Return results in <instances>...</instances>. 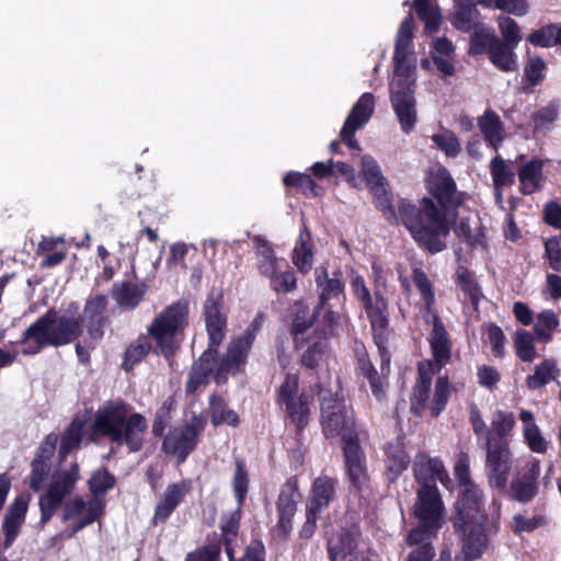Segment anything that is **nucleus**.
Segmentation results:
<instances>
[{
	"mask_svg": "<svg viewBox=\"0 0 561 561\" xmlns=\"http://www.w3.org/2000/svg\"><path fill=\"white\" fill-rule=\"evenodd\" d=\"M426 187L440 208L425 196L419 206L402 199L397 214L385 186L375 195L376 206L388 220L401 222L420 248L435 254L446 249L451 228L456 231L448 219L456 210V183L446 168L438 167L428 172Z\"/></svg>",
	"mask_w": 561,
	"mask_h": 561,
	"instance_id": "nucleus-1",
	"label": "nucleus"
},
{
	"mask_svg": "<svg viewBox=\"0 0 561 561\" xmlns=\"http://www.w3.org/2000/svg\"><path fill=\"white\" fill-rule=\"evenodd\" d=\"M107 307L108 297L98 294L85 300L83 316H59L56 308H49L25 329L16 344L23 345L24 356H34L47 346L71 344L83 334L84 328L90 340L100 341L111 322Z\"/></svg>",
	"mask_w": 561,
	"mask_h": 561,
	"instance_id": "nucleus-2",
	"label": "nucleus"
},
{
	"mask_svg": "<svg viewBox=\"0 0 561 561\" xmlns=\"http://www.w3.org/2000/svg\"><path fill=\"white\" fill-rule=\"evenodd\" d=\"M320 424L325 438H340L345 478L350 495L358 496V506L368 503L371 495L367 458L360 445L354 411L343 398L329 394L320 407Z\"/></svg>",
	"mask_w": 561,
	"mask_h": 561,
	"instance_id": "nucleus-3",
	"label": "nucleus"
},
{
	"mask_svg": "<svg viewBox=\"0 0 561 561\" xmlns=\"http://www.w3.org/2000/svg\"><path fill=\"white\" fill-rule=\"evenodd\" d=\"M188 327L190 302L185 298H180L156 314L147 325V333L139 334L126 347L122 369L131 371L149 353L163 357L172 366Z\"/></svg>",
	"mask_w": 561,
	"mask_h": 561,
	"instance_id": "nucleus-4",
	"label": "nucleus"
},
{
	"mask_svg": "<svg viewBox=\"0 0 561 561\" xmlns=\"http://www.w3.org/2000/svg\"><path fill=\"white\" fill-rule=\"evenodd\" d=\"M458 527L465 561L479 559L488 543L486 533L497 529L496 519L484 514L483 493L469 476V457L465 454L458 455Z\"/></svg>",
	"mask_w": 561,
	"mask_h": 561,
	"instance_id": "nucleus-5",
	"label": "nucleus"
},
{
	"mask_svg": "<svg viewBox=\"0 0 561 561\" xmlns=\"http://www.w3.org/2000/svg\"><path fill=\"white\" fill-rule=\"evenodd\" d=\"M147 430L146 416L134 411L133 407L122 399L108 401L100 408L92 423L95 435L107 438L118 447L125 446L129 454L144 449Z\"/></svg>",
	"mask_w": 561,
	"mask_h": 561,
	"instance_id": "nucleus-6",
	"label": "nucleus"
},
{
	"mask_svg": "<svg viewBox=\"0 0 561 561\" xmlns=\"http://www.w3.org/2000/svg\"><path fill=\"white\" fill-rule=\"evenodd\" d=\"M203 316L208 337L207 348L193 362L185 382L186 396L195 394L201 387L210 383L214 363L219 354V347L226 339L228 314L225 308L224 295L220 290L211 289L203 306Z\"/></svg>",
	"mask_w": 561,
	"mask_h": 561,
	"instance_id": "nucleus-7",
	"label": "nucleus"
},
{
	"mask_svg": "<svg viewBox=\"0 0 561 561\" xmlns=\"http://www.w3.org/2000/svg\"><path fill=\"white\" fill-rule=\"evenodd\" d=\"M275 403L284 413L285 422L294 425L296 436L302 435L311 420L314 397L305 389H300L298 374L285 375L275 390Z\"/></svg>",
	"mask_w": 561,
	"mask_h": 561,
	"instance_id": "nucleus-8",
	"label": "nucleus"
},
{
	"mask_svg": "<svg viewBox=\"0 0 561 561\" xmlns=\"http://www.w3.org/2000/svg\"><path fill=\"white\" fill-rule=\"evenodd\" d=\"M265 321L264 312H257L247 329L231 339L222 356L216 357L210 380L216 383L226 381L227 376H237L244 371L252 346Z\"/></svg>",
	"mask_w": 561,
	"mask_h": 561,
	"instance_id": "nucleus-9",
	"label": "nucleus"
},
{
	"mask_svg": "<svg viewBox=\"0 0 561 561\" xmlns=\"http://www.w3.org/2000/svg\"><path fill=\"white\" fill-rule=\"evenodd\" d=\"M371 334L380 357V370L378 371L375 367L366 346L360 344L354 348L355 371L367 380L375 399L381 401L386 398V388L391 373V353L388 348L390 330L371 332Z\"/></svg>",
	"mask_w": 561,
	"mask_h": 561,
	"instance_id": "nucleus-10",
	"label": "nucleus"
},
{
	"mask_svg": "<svg viewBox=\"0 0 561 561\" xmlns=\"http://www.w3.org/2000/svg\"><path fill=\"white\" fill-rule=\"evenodd\" d=\"M431 364H417V378L410 397V412L417 417L426 410L432 417H437L445 409L449 399V381L447 376H439L435 383L434 397L430 402L433 377L437 374L430 370Z\"/></svg>",
	"mask_w": 561,
	"mask_h": 561,
	"instance_id": "nucleus-11",
	"label": "nucleus"
},
{
	"mask_svg": "<svg viewBox=\"0 0 561 561\" xmlns=\"http://www.w3.org/2000/svg\"><path fill=\"white\" fill-rule=\"evenodd\" d=\"M206 425L207 420L202 413L193 414L184 425L170 430L163 436L161 450L174 456L179 465L185 462L196 449Z\"/></svg>",
	"mask_w": 561,
	"mask_h": 561,
	"instance_id": "nucleus-12",
	"label": "nucleus"
},
{
	"mask_svg": "<svg viewBox=\"0 0 561 561\" xmlns=\"http://www.w3.org/2000/svg\"><path fill=\"white\" fill-rule=\"evenodd\" d=\"M242 517V506L236 507V510L224 514L220 517L219 529L220 535L216 531L210 534L211 540H218L220 548L224 546L225 552L229 561H250L252 558H256L260 561H265L266 551L261 540H253L244 550L241 558H234V550L237 546V539L239 536L240 524Z\"/></svg>",
	"mask_w": 561,
	"mask_h": 561,
	"instance_id": "nucleus-13",
	"label": "nucleus"
},
{
	"mask_svg": "<svg viewBox=\"0 0 561 561\" xmlns=\"http://www.w3.org/2000/svg\"><path fill=\"white\" fill-rule=\"evenodd\" d=\"M513 467V453L508 439H495L489 435L485 440V471L489 485L504 491Z\"/></svg>",
	"mask_w": 561,
	"mask_h": 561,
	"instance_id": "nucleus-14",
	"label": "nucleus"
},
{
	"mask_svg": "<svg viewBox=\"0 0 561 561\" xmlns=\"http://www.w3.org/2000/svg\"><path fill=\"white\" fill-rule=\"evenodd\" d=\"M351 288L353 295L366 312L371 332L390 330L387 314L388 301L383 297L382 293L376 290L373 298L364 277L359 274L352 276Z\"/></svg>",
	"mask_w": 561,
	"mask_h": 561,
	"instance_id": "nucleus-15",
	"label": "nucleus"
},
{
	"mask_svg": "<svg viewBox=\"0 0 561 561\" xmlns=\"http://www.w3.org/2000/svg\"><path fill=\"white\" fill-rule=\"evenodd\" d=\"M300 497L298 478L293 476L282 485L276 501L275 531L282 540H287L293 531V519Z\"/></svg>",
	"mask_w": 561,
	"mask_h": 561,
	"instance_id": "nucleus-16",
	"label": "nucleus"
},
{
	"mask_svg": "<svg viewBox=\"0 0 561 561\" xmlns=\"http://www.w3.org/2000/svg\"><path fill=\"white\" fill-rule=\"evenodd\" d=\"M412 82H399L391 89L390 101L403 133L410 134L417 123L416 101Z\"/></svg>",
	"mask_w": 561,
	"mask_h": 561,
	"instance_id": "nucleus-17",
	"label": "nucleus"
},
{
	"mask_svg": "<svg viewBox=\"0 0 561 561\" xmlns=\"http://www.w3.org/2000/svg\"><path fill=\"white\" fill-rule=\"evenodd\" d=\"M59 436L51 432L47 434L35 451L31 461V472L28 476V485L34 492H39L51 469V458L55 455Z\"/></svg>",
	"mask_w": 561,
	"mask_h": 561,
	"instance_id": "nucleus-18",
	"label": "nucleus"
},
{
	"mask_svg": "<svg viewBox=\"0 0 561 561\" xmlns=\"http://www.w3.org/2000/svg\"><path fill=\"white\" fill-rule=\"evenodd\" d=\"M413 476L419 488L437 489L439 481L445 488H449L451 480L443 461L437 457H430L424 451L415 455L413 462Z\"/></svg>",
	"mask_w": 561,
	"mask_h": 561,
	"instance_id": "nucleus-19",
	"label": "nucleus"
},
{
	"mask_svg": "<svg viewBox=\"0 0 561 561\" xmlns=\"http://www.w3.org/2000/svg\"><path fill=\"white\" fill-rule=\"evenodd\" d=\"M430 323L433 327L428 336L432 359L422 360L419 364H431L430 370L440 373L442 368L451 358L453 342L437 313L430 314Z\"/></svg>",
	"mask_w": 561,
	"mask_h": 561,
	"instance_id": "nucleus-20",
	"label": "nucleus"
},
{
	"mask_svg": "<svg viewBox=\"0 0 561 561\" xmlns=\"http://www.w3.org/2000/svg\"><path fill=\"white\" fill-rule=\"evenodd\" d=\"M445 512V505L438 488L417 489L413 514L419 522H426L442 527Z\"/></svg>",
	"mask_w": 561,
	"mask_h": 561,
	"instance_id": "nucleus-21",
	"label": "nucleus"
},
{
	"mask_svg": "<svg viewBox=\"0 0 561 561\" xmlns=\"http://www.w3.org/2000/svg\"><path fill=\"white\" fill-rule=\"evenodd\" d=\"M314 280L319 309L324 308L333 299H345V283L341 268H335L330 275L327 266H318L314 270Z\"/></svg>",
	"mask_w": 561,
	"mask_h": 561,
	"instance_id": "nucleus-22",
	"label": "nucleus"
},
{
	"mask_svg": "<svg viewBox=\"0 0 561 561\" xmlns=\"http://www.w3.org/2000/svg\"><path fill=\"white\" fill-rule=\"evenodd\" d=\"M192 488L193 482L191 479H182L179 482L170 483L167 486L162 499L154 507L152 525L157 526L164 524L176 507L184 502L186 495L191 493Z\"/></svg>",
	"mask_w": 561,
	"mask_h": 561,
	"instance_id": "nucleus-23",
	"label": "nucleus"
},
{
	"mask_svg": "<svg viewBox=\"0 0 561 561\" xmlns=\"http://www.w3.org/2000/svg\"><path fill=\"white\" fill-rule=\"evenodd\" d=\"M540 473V461L533 459L527 463L526 472L512 480L510 496L519 503L530 502L538 493V477Z\"/></svg>",
	"mask_w": 561,
	"mask_h": 561,
	"instance_id": "nucleus-24",
	"label": "nucleus"
},
{
	"mask_svg": "<svg viewBox=\"0 0 561 561\" xmlns=\"http://www.w3.org/2000/svg\"><path fill=\"white\" fill-rule=\"evenodd\" d=\"M359 535L360 533L357 527H343L333 533L327 541L330 561H344L347 557H351L358 547Z\"/></svg>",
	"mask_w": 561,
	"mask_h": 561,
	"instance_id": "nucleus-25",
	"label": "nucleus"
},
{
	"mask_svg": "<svg viewBox=\"0 0 561 561\" xmlns=\"http://www.w3.org/2000/svg\"><path fill=\"white\" fill-rule=\"evenodd\" d=\"M337 484L336 478L327 474L316 478L306 507L321 514L335 499Z\"/></svg>",
	"mask_w": 561,
	"mask_h": 561,
	"instance_id": "nucleus-26",
	"label": "nucleus"
},
{
	"mask_svg": "<svg viewBox=\"0 0 561 561\" xmlns=\"http://www.w3.org/2000/svg\"><path fill=\"white\" fill-rule=\"evenodd\" d=\"M386 479L394 483L410 465V457L405 451L403 443L399 439L388 443L385 448Z\"/></svg>",
	"mask_w": 561,
	"mask_h": 561,
	"instance_id": "nucleus-27",
	"label": "nucleus"
},
{
	"mask_svg": "<svg viewBox=\"0 0 561 561\" xmlns=\"http://www.w3.org/2000/svg\"><path fill=\"white\" fill-rule=\"evenodd\" d=\"M547 160L533 158L523 163L518 170L520 192L529 195L539 191L545 183L542 169Z\"/></svg>",
	"mask_w": 561,
	"mask_h": 561,
	"instance_id": "nucleus-28",
	"label": "nucleus"
},
{
	"mask_svg": "<svg viewBox=\"0 0 561 561\" xmlns=\"http://www.w3.org/2000/svg\"><path fill=\"white\" fill-rule=\"evenodd\" d=\"M148 286L144 283H131L124 280L115 283L111 294L116 304L125 309H135L144 300Z\"/></svg>",
	"mask_w": 561,
	"mask_h": 561,
	"instance_id": "nucleus-29",
	"label": "nucleus"
},
{
	"mask_svg": "<svg viewBox=\"0 0 561 561\" xmlns=\"http://www.w3.org/2000/svg\"><path fill=\"white\" fill-rule=\"evenodd\" d=\"M478 126L485 142L497 152L505 138V128L500 116L488 108L479 116Z\"/></svg>",
	"mask_w": 561,
	"mask_h": 561,
	"instance_id": "nucleus-30",
	"label": "nucleus"
},
{
	"mask_svg": "<svg viewBox=\"0 0 561 561\" xmlns=\"http://www.w3.org/2000/svg\"><path fill=\"white\" fill-rule=\"evenodd\" d=\"M308 347L302 353L300 363L309 370H316L328 351V333L324 330L314 329L307 339Z\"/></svg>",
	"mask_w": 561,
	"mask_h": 561,
	"instance_id": "nucleus-31",
	"label": "nucleus"
},
{
	"mask_svg": "<svg viewBox=\"0 0 561 561\" xmlns=\"http://www.w3.org/2000/svg\"><path fill=\"white\" fill-rule=\"evenodd\" d=\"M321 309L318 306L310 311L307 304L302 300L295 301L290 307L291 327L290 332L298 336L307 332L309 328L320 318Z\"/></svg>",
	"mask_w": 561,
	"mask_h": 561,
	"instance_id": "nucleus-32",
	"label": "nucleus"
},
{
	"mask_svg": "<svg viewBox=\"0 0 561 561\" xmlns=\"http://www.w3.org/2000/svg\"><path fill=\"white\" fill-rule=\"evenodd\" d=\"M84 420L75 417L66 427L58 449L59 462H64L70 453L80 448L84 436Z\"/></svg>",
	"mask_w": 561,
	"mask_h": 561,
	"instance_id": "nucleus-33",
	"label": "nucleus"
},
{
	"mask_svg": "<svg viewBox=\"0 0 561 561\" xmlns=\"http://www.w3.org/2000/svg\"><path fill=\"white\" fill-rule=\"evenodd\" d=\"M517 46L502 43L497 37L489 53L490 61L501 71L514 72L518 69L517 55L515 49Z\"/></svg>",
	"mask_w": 561,
	"mask_h": 561,
	"instance_id": "nucleus-34",
	"label": "nucleus"
},
{
	"mask_svg": "<svg viewBox=\"0 0 561 561\" xmlns=\"http://www.w3.org/2000/svg\"><path fill=\"white\" fill-rule=\"evenodd\" d=\"M208 404L210 421L215 427L222 424L237 427L240 424L238 413L228 408V403L222 396L218 393L210 394Z\"/></svg>",
	"mask_w": 561,
	"mask_h": 561,
	"instance_id": "nucleus-35",
	"label": "nucleus"
},
{
	"mask_svg": "<svg viewBox=\"0 0 561 561\" xmlns=\"http://www.w3.org/2000/svg\"><path fill=\"white\" fill-rule=\"evenodd\" d=\"M116 479L106 467H101L91 473L88 480V489L91 496L88 500H98L103 504V512L105 513V499L104 495L115 486Z\"/></svg>",
	"mask_w": 561,
	"mask_h": 561,
	"instance_id": "nucleus-36",
	"label": "nucleus"
},
{
	"mask_svg": "<svg viewBox=\"0 0 561 561\" xmlns=\"http://www.w3.org/2000/svg\"><path fill=\"white\" fill-rule=\"evenodd\" d=\"M293 263L302 274L309 273L313 263L311 233L307 227L300 231L293 251Z\"/></svg>",
	"mask_w": 561,
	"mask_h": 561,
	"instance_id": "nucleus-37",
	"label": "nucleus"
},
{
	"mask_svg": "<svg viewBox=\"0 0 561 561\" xmlns=\"http://www.w3.org/2000/svg\"><path fill=\"white\" fill-rule=\"evenodd\" d=\"M412 280L417 288L422 300L424 302L425 313L423 316L424 321L430 324V314H435L434 305H435V293L434 287L426 273L420 268L414 267L412 270Z\"/></svg>",
	"mask_w": 561,
	"mask_h": 561,
	"instance_id": "nucleus-38",
	"label": "nucleus"
},
{
	"mask_svg": "<svg viewBox=\"0 0 561 561\" xmlns=\"http://www.w3.org/2000/svg\"><path fill=\"white\" fill-rule=\"evenodd\" d=\"M375 110L373 93L366 92L359 96L348 113L344 124L362 128L371 117Z\"/></svg>",
	"mask_w": 561,
	"mask_h": 561,
	"instance_id": "nucleus-39",
	"label": "nucleus"
},
{
	"mask_svg": "<svg viewBox=\"0 0 561 561\" xmlns=\"http://www.w3.org/2000/svg\"><path fill=\"white\" fill-rule=\"evenodd\" d=\"M558 374L557 362L552 358H546L535 366L534 374L526 378V385L531 390L542 388L554 380Z\"/></svg>",
	"mask_w": 561,
	"mask_h": 561,
	"instance_id": "nucleus-40",
	"label": "nucleus"
},
{
	"mask_svg": "<svg viewBox=\"0 0 561 561\" xmlns=\"http://www.w3.org/2000/svg\"><path fill=\"white\" fill-rule=\"evenodd\" d=\"M256 249V255L260 257L257 268L264 276L273 275L277 268V259L271 243L261 236L253 239Z\"/></svg>",
	"mask_w": 561,
	"mask_h": 561,
	"instance_id": "nucleus-41",
	"label": "nucleus"
},
{
	"mask_svg": "<svg viewBox=\"0 0 561 561\" xmlns=\"http://www.w3.org/2000/svg\"><path fill=\"white\" fill-rule=\"evenodd\" d=\"M250 486L249 471L243 458L234 459V473L232 478V490L238 506H243Z\"/></svg>",
	"mask_w": 561,
	"mask_h": 561,
	"instance_id": "nucleus-42",
	"label": "nucleus"
},
{
	"mask_svg": "<svg viewBox=\"0 0 561 561\" xmlns=\"http://www.w3.org/2000/svg\"><path fill=\"white\" fill-rule=\"evenodd\" d=\"M559 327V318L552 310H543L537 314L534 325L536 340L545 344L552 341L554 330Z\"/></svg>",
	"mask_w": 561,
	"mask_h": 561,
	"instance_id": "nucleus-43",
	"label": "nucleus"
},
{
	"mask_svg": "<svg viewBox=\"0 0 561 561\" xmlns=\"http://www.w3.org/2000/svg\"><path fill=\"white\" fill-rule=\"evenodd\" d=\"M175 398L169 396L157 409L151 424V433L154 437L161 438L165 436V430L172 420V412L175 410Z\"/></svg>",
	"mask_w": 561,
	"mask_h": 561,
	"instance_id": "nucleus-44",
	"label": "nucleus"
},
{
	"mask_svg": "<svg viewBox=\"0 0 561 561\" xmlns=\"http://www.w3.org/2000/svg\"><path fill=\"white\" fill-rule=\"evenodd\" d=\"M360 162L364 180L373 194L377 195L379 190L386 186V178L382 175L377 161L371 156H363Z\"/></svg>",
	"mask_w": 561,
	"mask_h": 561,
	"instance_id": "nucleus-45",
	"label": "nucleus"
},
{
	"mask_svg": "<svg viewBox=\"0 0 561 561\" xmlns=\"http://www.w3.org/2000/svg\"><path fill=\"white\" fill-rule=\"evenodd\" d=\"M65 497L66 495L59 493V491H56L50 486H48L46 492L39 496V524L42 526L46 525L54 517V515L62 504Z\"/></svg>",
	"mask_w": 561,
	"mask_h": 561,
	"instance_id": "nucleus-46",
	"label": "nucleus"
},
{
	"mask_svg": "<svg viewBox=\"0 0 561 561\" xmlns=\"http://www.w3.org/2000/svg\"><path fill=\"white\" fill-rule=\"evenodd\" d=\"M410 48L411 47L394 46L393 66L394 73L399 79L393 82V87H397L399 82H412L414 84V80L412 79L414 66L411 65L409 59Z\"/></svg>",
	"mask_w": 561,
	"mask_h": 561,
	"instance_id": "nucleus-47",
	"label": "nucleus"
},
{
	"mask_svg": "<svg viewBox=\"0 0 561 561\" xmlns=\"http://www.w3.org/2000/svg\"><path fill=\"white\" fill-rule=\"evenodd\" d=\"M490 173L494 187H507L515 183L514 171L499 153L490 162Z\"/></svg>",
	"mask_w": 561,
	"mask_h": 561,
	"instance_id": "nucleus-48",
	"label": "nucleus"
},
{
	"mask_svg": "<svg viewBox=\"0 0 561 561\" xmlns=\"http://www.w3.org/2000/svg\"><path fill=\"white\" fill-rule=\"evenodd\" d=\"M80 479V468L77 461L71 462L68 469L58 472L49 486L64 495L70 494Z\"/></svg>",
	"mask_w": 561,
	"mask_h": 561,
	"instance_id": "nucleus-49",
	"label": "nucleus"
},
{
	"mask_svg": "<svg viewBox=\"0 0 561 561\" xmlns=\"http://www.w3.org/2000/svg\"><path fill=\"white\" fill-rule=\"evenodd\" d=\"M535 340L536 336H533L528 331L524 329H519L515 332V353L522 362L531 363L538 357Z\"/></svg>",
	"mask_w": 561,
	"mask_h": 561,
	"instance_id": "nucleus-50",
	"label": "nucleus"
},
{
	"mask_svg": "<svg viewBox=\"0 0 561 561\" xmlns=\"http://www.w3.org/2000/svg\"><path fill=\"white\" fill-rule=\"evenodd\" d=\"M496 38L497 36L492 28L484 25H477L470 36L469 53L471 55L489 54Z\"/></svg>",
	"mask_w": 561,
	"mask_h": 561,
	"instance_id": "nucleus-51",
	"label": "nucleus"
},
{
	"mask_svg": "<svg viewBox=\"0 0 561 561\" xmlns=\"http://www.w3.org/2000/svg\"><path fill=\"white\" fill-rule=\"evenodd\" d=\"M515 423L516 421L513 413L496 410L493 413L491 430L488 432L486 437L491 435L495 439H508L507 437L514 430Z\"/></svg>",
	"mask_w": 561,
	"mask_h": 561,
	"instance_id": "nucleus-52",
	"label": "nucleus"
},
{
	"mask_svg": "<svg viewBox=\"0 0 561 561\" xmlns=\"http://www.w3.org/2000/svg\"><path fill=\"white\" fill-rule=\"evenodd\" d=\"M440 528L426 522H419V525L408 533L405 542L409 547L432 545L433 537H436Z\"/></svg>",
	"mask_w": 561,
	"mask_h": 561,
	"instance_id": "nucleus-53",
	"label": "nucleus"
},
{
	"mask_svg": "<svg viewBox=\"0 0 561 561\" xmlns=\"http://www.w3.org/2000/svg\"><path fill=\"white\" fill-rule=\"evenodd\" d=\"M460 231L461 234L466 238L468 244L473 250L484 251L486 248V238L484 228L478 222L474 221L473 225L469 222V220L462 219L460 222Z\"/></svg>",
	"mask_w": 561,
	"mask_h": 561,
	"instance_id": "nucleus-54",
	"label": "nucleus"
},
{
	"mask_svg": "<svg viewBox=\"0 0 561 561\" xmlns=\"http://www.w3.org/2000/svg\"><path fill=\"white\" fill-rule=\"evenodd\" d=\"M221 548L218 540L206 537V543L188 552L184 561H220Z\"/></svg>",
	"mask_w": 561,
	"mask_h": 561,
	"instance_id": "nucleus-55",
	"label": "nucleus"
},
{
	"mask_svg": "<svg viewBox=\"0 0 561 561\" xmlns=\"http://www.w3.org/2000/svg\"><path fill=\"white\" fill-rule=\"evenodd\" d=\"M103 515L104 512L102 502L98 500H88V510L85 514L72 523L68 538L73 537L77 533L93 524Z\"/></svg>",
	"mask_w": 561,
	"mask_h": 561,
	"instance_id": "nucleus-56",
	"label": "nucleus"
},
{
	"mask_svg": "<svg viewBox=\"0 0 561 561\" xmlns=\"http://www.w3.org/2000/svg\"><path fill=\"white\" fill-rule=\"evenodd\" d=\"M270 278L271 288L276 293H291L297 289V277L291 268L284 272H275L273 275H266Z\"/></svg>",
	"mask_w": 561,
	"mask_h": 561,
	"instance_id": "nucleus-57",
	"label": "nucleus"
},
{
	"mask_svg": "<svg viewBox=\"0 0 561 561\" xmlns=\"http://www.w3.org/2000/svg\"><path fill=\"white\" fill-rule=\"evenodd\" d=\"M528 41L533 45L540 47H552L554 45H560L558 25L551 24L534 31L529 35Z\"/></svg>",
	"mask_w": 561,
	"mask_h": 561,
	"instance_id": "nucleus-58",
	"label": "nucleus"
},
{
	"mask_svg": "<svg viewBox=\"0 0 561 561\" xmlns=\"http://www.w3.org/2000/svg\"><path fill=\"white\" fill-rule=\"evenodd\" d=\"M283 183L286 187H296L304 193L311 192L314 196L318 195V185L309 174L290 171L285 174Z\"/></svg>",
	"mask_w": 561,
	"mask_h": 561,
	"instance_id": "nucleus-59",
	"label": "nucleus"
},
{
	"mask_svg": "<svg viewBox=\"0 0 561 561\" xmlns=\"http://www.w3.org/2000/svg\"><path fill=\"white\" fill-rule=\"evenodd\" d=\"M559 105L554 102L549 103L547 106L538 110L533 114V123L536 130H546L551 127L558 118Z\"/></svg>",
	"mask_w": 561,
	"mask_h": 561,
	"instance_id": "nucleus-60",
	"label": "nucleus"
},
{
	"mask_svg": "<svg viewBox=\"0 0 561 561\" xmlns=\"http://www.w3.org/2000/svg\"><path fill=\"white\" fill-rule=\"evenodd\" d=\"M479 2L484 7L495 8L517 16L525 15L528 10L527 2L524 0H479Z\"/></svg>",
	"mask_w": 561,
	"mask_h": 561,
	"instance_id": "nucleus-61",
	"label": "nucleus"
},
{
	"mask_svg": "<svg viewBox=\"0 0 561 561\" xmlns=\"http://www.w3.org/2000/svg\"><path fill=\"white\" fill-rule=\"evenodd\" d=\"M499 28L502 35V43H507L514 46H518L522 41L520 30L518 24L508 16H500L499 20Z\"/></svg>",
	"mask_w": 561,
	"mask_h": 561,
	"instance_id": "nucleus-62",
	"label": "nucleus"
},
{
	"mask_svg": "<svg viewBox=\"0 0 561 561\" xmlns=\"http://www.w3.org/2000/svg\"><path fill=\"white\" fill-rule=\"evenodd\" d=\"M458 286L461 287L465 295L470 299L472 308L478 310L479 301L483 295L476 280L469 274L460 273L458 270Z\"/></svg>",
	"mask_w": 561,
	"mask_h": 561,
	"instance_id": "nucleus-63",
	"label": "nucleus"
},
{
	"mask_svg": "<svg viewBox=\"0 0 561 561\" xmlns=\"http://www.w3.org/2000/svg\"><path fill=\"white\" fill-rule=\"evenodd\" d=\"M486 340L491 346L492 354L502 358L505 354V335L496 324H489L486 328Z\"/></svg>",
	"mask_w": 561,
	"mask_h": 561,
	"instance_id": "nucleus-64",
	"label": "nucleus"
}]
</instances>
